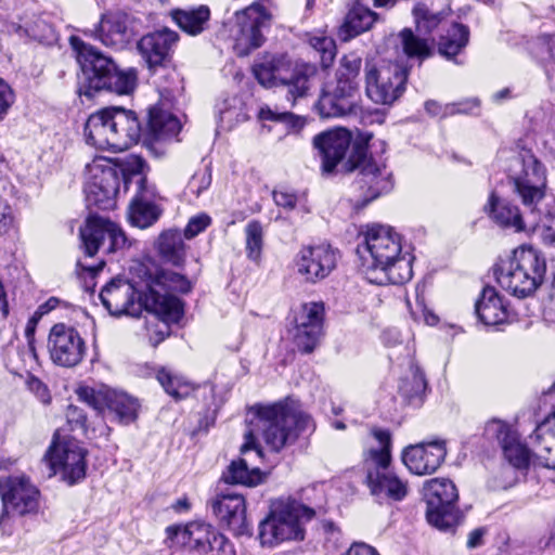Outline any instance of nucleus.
<instances>
[{"instance_id": "obj_19", "label": "nucleus", "mask_w": 555, "mask_h": 555, "mask_svg": "<svg viewBox=\"0 0 555 555\" xmlns=\"http://www.w3.org/2000/svg\"><path fill=\"white\" fill-rule=\"evenodd\" d=\"M141 26V21L132 14L115 11L103 14L93 33L102 44L122 50L135 39Z\"/></svg>"}, {"instance_id": "obj_57", "label": "nucleus", "mask_w": 555, "mask_h": 555, "mask_svg": "<svg viewBox=\"0 0 555 555\" xmlns=\"http://www.w3.org/2000/svg\"><path fill=\"white\" fill-rule=\"evenodd\" d=\"M479 107L477 99L466 100L459 103H449L443 107V116H453L456 114H473Z\"/></svg>"}, {"instance_id": "obj_53", "label": "nucleus", "mask_w": 555, "mask_h": 555, "mask_svg": "<svg viewBox=\"0 0 555 555\" xmlns=\"http://www.w3.org/2000/svg\"><path fill=\"white\" fill-rule=\"evenodd\" d=\"M66 420L70 430H79L81 434L87 431V414L83 409L69 404L66 410Z\"/></svg>"}, {"instance_id": "obj_26", "label": "nucleus", "mask_w": 555, "mask_h": 555, "mask_svg": "<svg viewBox=\"0 0 555 555\" xmlns=\"http://www.w3.org/2000/svg\"><path fill=\"white\" fill-rule=\"evenodd\" d=\"M211 511L236 537H251L253 530L246 518L245 499L241 494H220L211 503Z\"/></svg>"}, {"instance_id": "obj_24", "label": "nucleus", "mask_w": 555, "mask_h": 555, "mask_svg": "<svg viewBox=\"0 0 555 555\" xmlns=\"http://www.w3.org/2000/svg\"><path fill=\"white\" fill-rule=\"evenodd\" d=\"M179 34L168 27L151 31L140 38L137 49L149 69L165 67L171 62Z\"/></svg>"}, {"instance_id": "obj_52", "label": "nucleus", "mask_w": 555, "mask_h": 555, "mask_svg": "<svg viewBox=\"0 0 555 555\" xmlns=\"http://www.w3.org/2000/svg\"><path fill=\"white\" fill-rule=\"evenodd\" d=\"M362 65V60L354 53L345 55L340 60V66L336 74V80H348L351 85L359 88V74Z\"/></svg>"}, {"instance_id": "obj_31", "label": "nucleus", "mask_w": 555, "mask_h": 555, "mask_svg": "<svg viewBox=\"0 0 555 555\" xmlns=\"http://www.w3.org/2000/svg\"><path fill=\"white\" fill-rule=\"evenodd\" d=\"M181 130L180 120L170 112L158 105L147 112V124L143 128V145L150 147L155 142L176 137Z\"/></svg>"}, {"instance_id": "obj_32", "label": "nucleus", "mask_w": 555, "mask_h": 555, "mask_svg": "<svg viewBox=\"0 0 555 555\" xmlns=\"http://www.w3.org/2000/svg\"><path fill=\"white\" fill-rule=\"evenodd\" d=\"M113 121L112 106L91 114L83 127L86 143L98 150H107L115 153V131L111 127Z\"/></svg>"}, {"instance_id": "obj_11", "label": "nucleus", "mask_w": 555, "mask_h": 555, "mask_svg": "<svg viewBox=\"0 0 555 555\" xmlns=\"http://www.w3.org/2000/svg\"><path fill=\"white\" fill-rule=\"evenodd\" d=\"M171 545H178L197 555H235L233 544L210 524L191 521L184 527L169 526L166 529Z\"/></svg>"}, {"instance_id": "obj_48", "label": "nucleus", "mask_w": 555, "mask_h": 555, "mask_svg": "<svg viewBox=\"0 0 555 555\" xmlns=\"http://www.w3.org/2000/svg\"><path fill=\"white\" fill-rule=\"evenodd\" d=\"M515 433L511 428V426L499 418H492L488 421L483 427L482 438L485 439V443H482V448L486 447V443L489 446L496 444L502 448L505 442L509 441L512 435Z\"/></svg>"}, {"instance_id": "obj_44", "label": "nucleus", "mask_w": 555, "mask_h": 555, "mask_svg": "<svg viewBox=\"0 0 555 555\" xmlns=\"http://www.w3.org/2000/svg\"><path fill=\"white\" fill-rule=\"evenodd\" d=\"M156 379L167 395L176 401L182 400L194 390L193 385L183 376L173 373L167 367H159L156 372Z\"/></svg>"}, {"instance_id": "obj_3", "label": "nucleus", "mask_w": 555, "mask_h": 555, "mask_svg": "<svg viewBox=\"0 0 555 555\" xmlns=\"http://www.w3.org/2000/svg\"><path fill=\"white\" fill-rule=\"evenodd\" d=\"M146 285L145 280L134 283L124 279H114L100 293L102 305L112 315L139 317L143 309L154 313L159 320L179 323L184 307L180 298L162 297Z\"/></svg>"}, {"instance_id": "obj_63", "label": "nucleus", "mask_w": 555, "mask_h": 555, "mask_svg": "<svg viewBox=\"0 0 555 555\" xmlns=\"http://www.w3.org/2000/svg\"><path fill=\"white\" fill-rule=\"evenodd\" d=\"M346 555H379L375 547L363 543V542H356L353 543L348 551L346 552Z\"/></svg>"}, {"instance_id": "obj_7", "label": "nucleus", "mask_w": 555, "mask_h": 555, "mask_svg": "<svg viewBox=\"0 0 555 555\" xmlns=\"http://www.w3.org/2000/svg\"><path fill=\"white\" fill-rule=\"evenodd\" d=\"M315 511L297 500L280 501L272 505L268 516L259 522L258 539L262 546H273L284 541H302L306 522Z\"/></svg>"}, {"instance_id": "obj_55", "label": "nucleus", "mask_w": 555, "mask_h": 555, "mask_svg": "<svg viewBox=\"0 0 555 555\" xmlns=\"http://www.w3.org/2000/svg\"><path fill=\"white\" fill-rule=\"evenodd\" d=\"M211 184V172L208 169L195 172L189 181L188 189L195 196H199Z\"/></svg>"}, {"instance_id": "obj_8", "label": "nucleus", "mask_w": 555, "mask_h": 555, "mask_svg": "<svg viewBox=\"0 0 555 555\" xmlns=\"http://www.w3.org/2000/svg\"><path fill=\"white\" fill-rule=\"evenodd\" d=\"M371 435L380 446L369 451V457L374 464L373 467L367 468L366 474V483L371 494L379 500L402 501L408 494V486L389 469L392 448L391 433L389 429L373 427Z\"/></svg>"}, {"instance_id": "obj_42", "label": "nucleus", "mask_w": 555, "mask_h": 555, "mask_svg": "<svg viewBox=\"0 0 555 555\" xmlns=\"http://www.w3.org/2000/svg\"><path fill=\"white\" fill-rule=\"evenodd\" d=\"M158 251L162 257L176 267H180L185 258V244L180 231L167 230L158 237Z\"/></svg>"}, {"instance_id": "obj_14", "label": "nucleus", "mask_w": 555, "mask_h": 555, "mask_svg": "<svg viewBox=\"0 0 555 555\" xmlns=\"http://www.w3.org/2000/svg\"><path fill=\"white\" fill-rule=\"evenodd\" d=\"M235 17L238 31L233 49L237 56L244 57L264 43V31L271 27L272 14L261 1H256L236 12Z\"/></svg>"}, {"instance_id": "obj_61", "label": "nucleus", "mask_w": 555, "mask_h": 555, "mask_svg": "<svg viewBox=\"0 0 555 555\" xmlns=\"http://www.w3.org/2000/svg\"><path fill=\"white\" fill-rule=\"evenodd\" d=\"M314 47L322 51V64L327 67L334 60V42L327 38H319Z\"/></svg>"}, {"instance_id": "obj_64", "label": "nucleus", "mask_w": 555, "mask_h": 555, "mask_svg": "<svg viewBox=\"0 0 555 555\" xmlns=\"http://www.w3.org/2000/svg\"><path fill=\"white\" fill-rule=\"evenodd\" d=\"M486 533V530L483 528H477L474 529L467 540V547L468 548H475L482 544V538Z\"/></svg>"}, {"instance_id": "obj_2", "label": "nucleus", "mask_w": 555, "mask_h": 555, "mask_svg": "<svg viewBox=\"0 0 555 555\" xmlns=\"http://www.w3.org/2000/svg\"><path fill=\"white\" fill-rule=\"evenodd\" d=\"M247 430L245 442L241 447L243 454L255 450L258 456L262 455L257 444L258 437L275 452L296 441L299 435L314 429V423L307 413L296 411L287 403L256 404L247 413Z\"/></svg>"}, {"instance_id": "obj_45", "label": "nucleus", "mask_w": 555, "mask_h": 555, "mask_svg": "<svg viewBox=\"0 0 555 555\" xmlns=\"http://www.w3.org/2000/svg\"><path fill=\"white\" fill-rule=\"evenodd\" d=\"M501 449L507 462L517 469H527L530 463L533 464L532 447L522 444L516 431Z\"/></svg>"}, {"instance_id": "obj_33", "label": "nucleus", "mask_w": 555, "mask_h": 555, "mask_svg": "<svg viewBox=\"0 0 555 555\" xmlns=\"http://www.w3.org/2000/svg\"><path fill=\"white\" fill-rule=\"evenodd\" d=\"M478 320L487 326L511 322V312L504 298L492 286H485L475 302Z\"/></svg>"}, {"instance_id": "obj_59", "label": "nucleus", "mask_w": 555, "mask_h": 555, "mask_svg": "<svg viewBox=\"0 0 555 555\" xmlns=\"http://www.w3.org/2000/svg\"><path fill=\"white\" fill-rule=\"evenodd\" d=\"M14 92L11 87L0 78V120H3L14 103Z\"/></svg>"}, {"instance_id": "obj_49", "label": "nucleus", "mask_w": 555, "mask_h": 555, "mask_svg": "<svg viewBox=\"0 0 555 555\" xmlns=\"http://www.w3.org/2000/svg\"><path fill=\"white\" fill-rule=\"evenodd\" d=\"M246 255L253 261H259L263 247V228L258 220H251L245 228Z\"/></svg>"}, {"instance_id": "obj_23", "label": "nucleus", "mask_w": 555, "mask_h": 555, "mask_svg": "<svg viewBox=\"0 0 555 555\" xmlns=\"http://www.w3.org/2000/svg\"><path fill=\"white\" fill-rule=\"evenodd\" d=\"M324 304L306 302L295 317L294 343L302 353H311L318 346L323 334Z\"/></svg>"}, {"instance_id": "obj_58", "label": "nucleus", "mask_w": 555, "mask_h": 555, "mask_svg": "<svg viewBox=\"0 0 555 555\" xmlns=\"http://www.w3.org/2000/svg\"><path fill=\"white\" fill-rule=\"evenodd\" d=\"M272 197L276 206L286 210H293L298 202L297 194L287 190H273Z\"/></svg>"}, {"instance_id": "obj_5", "label": "nucleus", "mask_w": 555, "mask_h": 555, "mask_svg": "<svg viewBox=\"0 0 555 555\" xmlns=\"http://www.w3.org/2000/svg\"><path fill=\"white\" fill-rule=\"evenodd\" d=\"M253 74L264 88L286 87V98L295 104L298 99L307 95L314 67L304 62H294L286 53H266L254 63Z\"/></svg>"}, {"instance_id": "obj_21", "label": "nucleus", "mask_w": 555, "mask_h": 555, "mask_svg": "<svg viewBox=\"0 0 555 555\" xmlns=\"http://www.w3.org/2000/svg\"><path fill=\"white\" fill-rule=\"evenodd\" d=\"M48 348L52 361L64 367L78 365L86 353V344L79 332L64 323L52 326Z\"/></svg>"}, {"instance_id": "obj_15", "label": "nucleus", "mask_w": 555, "mask_h": 555, "mask_svg": "<svg viewBox=\"0 0 555 555\" xmlns=\"http://www.w3.org/2000/svg\"><path fill=\"white\" fill-rule=\"evenodd\" d=\"M39 490L24 476L0 479V496L3 504L0 528L5 531L11 516L36 514L39 507Z\"/></svg>"}, {"instance_id": "obj_20", "label": "nucleus", "mask_w": 555, "mask_h": 555, "mask_svg": "<svg viewBox=\"0 0 555 555\" xmlns=\"http://www.w3.org/2000/svg\"><path fill=\"white\" fill-rule=\"evenodd\" d=\"M359 88L348 80H336L324 86L315 108L322 118L356 115L359 109Z\"/></svg>"}, {"instance_id": "obj_43", "label": "nucleus", "mask_w": 555, "mask_h": 555, "mask_svg": "<svg viewBox=\"0 0 555 555\" xmlns=\"http://www.w3.org/2000/svg\"><path fill=\"white\" fill-rule=\"evenodd\" d=\"M227 483L255 487L262 482L263 474L259 468H249L246 460L232 461L222 474Z\"/></svg>"}, {"instance_id": "obj_54", "label": "nucleus", "mask_w": 555, "mask_h": 555, "mask_svg": "<svg viewBox=\"0 0 555 555\" xmlns=\"http://www.w3.org/2000/svg\"><path fill=\"white\" fill-rule=\"evenodd\" d=\"M211 223V218L206 214H199L192 217L183 232V235L188 240H192L199 233L205 231Z\"/></svg>"}, {"instance_id": "obj_46", "label": "nucleus", "mask_w": 555, "mask_h": 555, "mask_svg": "<svg viewBox=\"0 0 555 555\" xmlns=\"http://www.w3.org/2000/svg\"><path fill=\"white\" fill-rule=\"evenodd\" d=\"M115 166L120 170L119 180L122 181L125 191L129 189L131 183H134L135 189H139L142 179L144 180L145 185H151L144 175V170L147 165L142 157L131 155L124 163Z\"/></svg>"}, {"instance_id": "obj_60", "label": "nucleus", "mask_w": 555, "mask_h": 555, "mask_svg": "<svg viewBox=\"0 0 555 555\" xmlns=\"http://www.w3.org/2000/svg\"><path fill=\"white\" fill-rule=\"evenodd\" d=\"M13 223V210L7 201L0 198V236L8 233Z\"/></svg>"}, {"instance_id": "obj_37", "label": "nucleus", "mask_w": 555, "mask_h": 555, "mask_svg": "<svg viewBox=\"0 0 555 555\" xmlns=\"http://www.w3.org/2000/svg\"><path fill=\"white\" fill-rule=\"evenodd\" d=\"M170 15L182 31L190 36H198L208 26L210 9L202 4L196 8L172 10Z\"/></svg>"}, {"instance_id": "obj_41", "label": "nucleus", "mask_w": 555, "mask_h": 555, "mask_svg": "<svg viewBox=\"0 0 555 555\" xmlns=\"http://www.w3.org/2000/svg\"><path fill=\"white\" fill-rule=\"evenodd\" d=\"M398 37L401 49L408 59H416L421 63L433 55L434 38L423 37L411 28H403Z\"/></svg>"}, {"instance_id": "obj_39", "label": "nucleus", "mask_w": 555, "mask_h": 555, "mask_svg": "<svg viewBox=\"0 0 555 555\" xmlns=\"http://www.w3.org/2000/svg\"><path fill=\"white\" fill-rule=\"evenodd\" d=\"M398 388L399 393L410 405L421 406L427 389L424 372L416 364H411L409 373L400 379Z\"/></svg>"}, {"instance_id": "obj_40", "label": "nucleus", "mask_w": 555, "mask_h": 555, "mask_svg": "<svg viewBox=\"0 0 555 555\" xmlns=\"http://www.w3.org/2000/svg\"><path fill=\"white\" fill-rule=\"evenodd\" d=\"M106 410L121 424H130L138 417L139 401L124 391L112 389L108 393Z\"/></svg>"}, {"instance_id": "obj_27", "label": "nucleus", "mask_w": 555, "mask_h": 555, "mask_svg": "<svg viewBox=\"0 0 555 555\" xmlns=\"http://www.w3.org/2000/svg\"><path fill=\"white\" fill-rule=\"evenodd\" d=\"M351 144V133L346 129L328 130L313 138V146L322 159V171L333 173L337 165L344 159Z\"/></svg>"}, {"instance_id": "obj_18", "label": "nucleus", "mask_w": 555, "mask_h": 555, "mask_svg": "<svg viewBox=\"0 0 555 555\" xmlns=\"http://www.w3.org/2000/svg\"><path fill=\"white\" fill-rule=\"evenodd\" d=\"M80 238L88 257H93L101 247L115 253L127 245L126 234L115 222L93 215L80 228Z\"/></svg>"}, {"instance_id": "obj_6", "label": "nucleus", "mask_w": 555, "mask_h": 555, "mask_svg": "<svg viewBox=\"0 0 555 555\" xmlns=\"http://www.w3.org/2000/svg\"><path fill=\"white\" fill-rule=\"evenodd\" d=\"M546 261L533 247L521 246L513 256L495 264L493 273L499 285L518 298L530 296L543 282Z\"/></svg>"}, {"instance_id": "obj_28", "label": "nucleus", "mask_w": 555, "mask_h": 555, "mask_svg": "<svg viewBox=\"0 0 555 555\" xmlns=\"http://www.w3.org/2000/svg\"><path fill=\"white\" fill-rule=\"evenodd\" d=\"M447 450L443 442L415 444L402 452V462L415 475L434 474L444 461Z\"/></svg>"}, {"instance_id": "obj_16", "label": "nucleus", "mask_w": 555, "mask_h": 555, "mask_svg": "<svg viewBox=\"0 0 555 555\" xmlns=\"http://www.w3.org/2000/svg\"><path fill=\"white\" fill-rule=\"evenodd\" d=\"M87 451L75 440H53L44 459L53 475L60 474L62 480L73 486L86 478Z\"/></svg>"}, {"instance_id": "obj_35", "label": "nucleus", "mask_w": 555, "mask_h": 555, "mask_svg": "<svg viewBox=\"0 0 555 555\" xmlns=\"http://www.w3.org/2000/svg\"><path fill=\"white\" fill-rule=\"evenodd\" d=\"M485 209L490 218L500 227L514 229L515 232L525 230L518 206L506 198L499 197L495 192L490 194Z\"/></svg>"}, {"instance_id": "obj_47", "label": "nucleus", "mask_w": 555, "mask_h": 555, "mask_svg": "<svg viewBox=\"0 0 555 555\" xmlns=\"http://www.w3.org/2000/svg\"><path fill=\"white\" fill-rule=\"evenodd\" d=\"M413 15L416 23V33L423 37L431 38V34L444 24L447 14L443 11L434 12L425 4H418L413 9Z\"/></svg>"}, {"instance_id": "obj_56", "label": "nucleus", "mask_w": 555, "mask_h": 555, "mask_svg": "<svg viewBox=\"0 0 555 555\" xmlns=\"http://www.w3.org/2000/svg\"><path fill=\"white\" fill-rule=\"evenodd\" d=\"M28 390L43 404L51 402V393L48 386L38 377L30 375L26 382Z\"/></svg>"}, {"instance_id": "obj_38", "label": "nucleus", "mask_w": 555, "mask_h": 555, "mask_svg": "<svg viewBox=\"0 0 555 555\" xmlns=\"http://www.w3.org/2000/svg\"><path fill=\"white\" fill-rule=\"evenodd\" d=\"M145 283L149 286L153 285V291L162 297L178 298L168 292L186 294L192 289V283L185 275L169 270L157 271L155 276L149 274Z\"/></svg>"}, {"instance_id": "obj_9", "label": "nucleus", "mask_w": 555, "mask_h": 555, "mask_svg": "<svg viewBox=\"0 0 555 555\" xmlns=\"http://www.w3.org/2000/svg\"><path fill=\"white\" fill-rule=\"evenodd\" d=\"M346 171L358 169L351 188L358 192L357 208H362L374 199L390 193L395 182L392 172L384 164H377L372 157H365L364 146H357L353 158L344 164Z\"/></svg>"}, {"instance_id": "obj_13", "label": "nucleus", "mask_w": 555, "mask_h": 555, "mask_svg": "<svg viewBox=\"0 0 555 555\" xmlns=\"http://www.w3.org/2000/svg\"><path fill=\"white\" fill-rule=\"evenodd\" d=\"M408 68L398 62H366L365 92L376 104L390 105L405 91Z\"/></svg>"}, {"instance_id": "obj_50", "label": "nucleus", "mask_w": 555, "mask_h": 555, "mask_svg": "<svg viewBox=\"0 0 555 555\" xmlns=\"http://www.w3.org/2000/svg\"><path fill=\"white\" fill-rule=\"evenodd\" d=\"M259 118L261 120H270L281 122L286 126L288 131L299 132L306 125L304 117L295 115L291 112L278 113L270 107H262L259 111Z\"/></svg>"}, {"instance_id": "obj_12", "label": "nucleus", "mask_w": 555, "mask_h": 555, "mask_svg": "<svg viewBox=\"0 0 555 555\" xmlns=\"http://www.w3.org/2000/svg\"><path fill=\"white\" fill-rule=\"evenodd\" d=\"M424 498L427 521L440 531H454L464 517L455 485L450 479H430L424 486Z\"/></svg>"}, {"instance_id": "obj_22", "label": "nucleus", "mask_w": 555, "mask_h": 555, "mask_svg": "<svg viewBox=\"0 0 555 555\" xmlns=\"http://www.w3.org/2000/svg\"><path fill=\"white\" fill-rule=\"evenodd\" d=\"M338 250L330 244L304 246L295 257L297 273L308 283H317L335 269Z\"/></svg>"}, {"instance_id": "obj_34", "label": "nucleus", "mask_w": 555, "mask_h": 555, "mask_svg": "<svg viewBox=\"0 0 555 555\" xmlns=\"http://www.w3.org/2000/svg\"><path fill=\"white\" fill-rule=\"evenodd\" d=\"M378 21V13L356 0L348 8L344 22L338 29V36L343 41H349L369 31Z\"/></svg>"}, {"instance_id": "obj_1", "label": "nucleus", "mask_w": 555, "mask_h": 555, "mask_svg": "<svg viewBox=\"0 0 555 555\" xmlns=\"http://www.w3.org/2000/svg\"><path fill=\"white\" fill-rule=\"evenodd\" d=\"M356 253L359 272L372 284H403L413 276V258L402 253L400 236L390 228L372 225Z\"/></svg>"}, {"instance_id": "obj_51", "label": "nucleus", "mask_w": 555, "mask_h": 555, "mask_svg": "<svg viewBox=\"0 0 555 555\" xmlns=\"http://www.w3.org/2000/svg\"><path fill=\"white\" fill-rule=\"evenodd\" d=\"M109 388L101 387L95 389L89 386H79L76 395L81 402H85L98 412H103L107 405Z\"/></svg>"}, {"instance_id": "obj_17", "label": "nucleus", "mask_w": 555, "mask_h": 555, "mask_svg": "<svg viewBox=\"0 0 555 555\" xmlns=\"http://www.w3.org/2000/svg\"><path fill=\"white\" fill-rule=\"evenodd\" d=\"M91 170V179L85 185L87 206L101 210L113 209L120 188V170L106 160L105 164H94Z\"/></svg>"}, {"instance_id": "obj_30", "label": "nucleus", "mask_w": 555, "mask_h": 555, "mask_svg": "<svg viewBox=\"0 0 555 555\" xmlns=\"http://www.w3.org/2000/svg\"><path fill=\"white\" fill-rule=\"evenodd\" d=\"M113 127L115 134V153L130 149L132 145L143 142V127L137 114L121 106H112Z\"/></svg>"}, {"instance_id": "obj_36", "label": "nucleus", "mask_w": 555, "mask_h": 555, "mask_svg": "<svg viewBox=\"0 0 555 555\" xmlns=\"http://www.w3.org/2000/svg\"><path fill=\"white\" fill-rule=\"evenodd\" d=\"M469 41V28L461 23H452L444 33L440 35L438 40V52L440 55L455 64H463L457 61L456 56L460 55Z\"/></svg>"}, {"instance_id": "obj_10", "label": "nucleus", "mask_w": 555, "mask_h": 555, "mask_svg": "<svg viewBox=\"0 0 555 555\" xmlns=\"http://www.w3.org/2000/svg\"><path fill=\"white\" fill-rule=\"evenodd\" d=\"M508 179L522 205L533 211L545 196L547 170L543 163L530 150H521L511 162Z\"/></svg>"}, {"instance_id": "obj_62", "label": "nucleus", "mask_w": 555, "mask_h": 555, "mask_svg": "<svg viewBox=\"0 0 555 555\" xmlns=\"http://www.w3.org/2000/svg\"><path fill=\"white\" fill-rule=\"evenodd\" d=\"M541 238L544 244L555 246V212L546 217L542 225Z\"/></svg>"}, {"instance_id": "obj_25", "label": "nucleus", "mask_w": 555, "mask_h": 555, "mask_svg": "<svg viewBox=\"0 0 555 555\" xmlns=\"http://www.w3.org/2000/svg\"><path fill=\"white\" fill-rule=\"evenodd\" d=\"M160 198L156 186L145 185L142 179L129 203L128 220L130 224L139 229H147L155 224L164 212L162 206L157 204Z\"/></svg>"}, {"instance_id": "obj_4", "label": "nucleus", "mask_w": 555, "mask_h": 555, "mask_svg": "<svg viewBox=\"0 0 555 555\" xmlns=\"http://www.w3.org/2000/svg\"><path fill=\"white\" fill-rule=\"evenodd\" d=\"M81 69L78 92L92 99L98 92L130 94L137 86V70H122L112 56L78 37L70 38Z\"/></svg>"}, {"instance_id": "obj_29", "label": "nucleus", "mask_w": 555, "mask_h": 555, "mask_svg": "<svg viewBox=\"0 0 555 555\" xmlns=\"http://www.w3.org/2000/svg\"><path fill=\"white\" fill-rule=\"evenodd\" d=\"M533 465L555 469V410L529 436Z\"/></svg>"}]
</instances>
